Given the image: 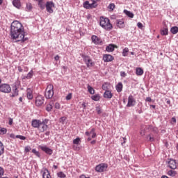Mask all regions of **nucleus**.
Here are the masks:
<instances>
[{
    "label": "nucleus",
    "mask_w": 178,
    "mask_h": 178,
    "mask_svg": "<svg viewBox=\"0 0 178 178\" xmlns=\"http://www.w3.org/2000/svg\"><path fill=\"white\" fill-rule=\"evenodd\" d=\"M146 102H151L152 101V99L151 97H148L145 99Z\"/></svg>",
    "instance_id": "55"
},
{
    "label": "nucleus",
    "mask_w": 178,
    "mask_h": 178,
    "mask_svg": "<svg viewBox=\"0 0 178 178\" xmlns=\"http://www.w3.org/2000/svg\"><path fill=\"white\" fill-rule=\"evenodd\" d=\"M171 121L172 122V123H176V118L175 117H173L172 119H171Z\"/></svg>",
    "instance_id": "61"
},
{
    "label": "nucleus",
    "mask_w": 178,
    "mask_h": 178,
    "mask_svg": "<svg viewBox=\"0 0 178 178\" xmlns=\"http://www.w3.org/2000/svg\"><path fill=\"white\" fill-rule=\"evenodd\" d=\"M96 3H94V1H92V3H90V9H92V8H96L97 6H95Z\"/></svg>",
    "instance_id": "53"
},
{
    "label": "nucleus",
    "mask_w": 178,
    "mask_h": 178,
    "mask_svg": "<svg viewBox=\"0 0 178 178\" xmlns=\"http://www.w3.org/2000/svg\"><path fill=\"white\" fill-rule=\"evenodd\" d=\"M120 76H121L122 77H126V72H120Z\"/></svg>",
    "instance_id": "57"
},
{
    "label": "nucleus",
    "mask_w": 178,
    "mask_h": 178,
    "mask_svg": "<svg viewBox=\"0 0 178 178\" xmlns=\"http://www.w3.org/2000/svg\"><path fill=\"white\" fill-rule=\"evenodd\" d=\"M19 88H17V86L14 85L13 86V92H12V95L11 97H17V95H19Z\"/></svg>",
    "instance_id": "17"
},
{
    "label": "nucleus",
    "mask_w": 178,
    "mask_h": 178,
    "mask_svg": "<svg viewBox=\"0 0 178 178\" xmlns=\"http://www.w3.org/2000/svg\"><path fill=\"white\" fill-rule=\"evenodd\" d=\"M79 143H80V138H76V139H74L73 144H76L77 145H79Z\"/></svg>",
    "instance_id": "45"
},
{
    "label": "nucleus",
    "mask_w": 178,
    "mask_h": 178,
    "mask_svg": "<svg viewBox=\"0 0 178 178\" xmlns=\"http://www.w3.org/2000/svg\"><path fill=\"white\" fill-rule=\"evenodd\" d=\"M83 8H85V9H91V6L90 5V2L88 1L83 3Z\"/></svg>",
    "instance_id": "36"
},
{
    "label": "nucleus",
    "mask_w": 178,
    "mask_h": 178,
    "mask_svg": "<svg viewBox=\"0 0 178 178\" xmlns=\"http://www.w3.org/2000/svg\"><path fill=\"white\" fill-rule=\"evenodd\" d=\"M17 69H18V72H19L20 73L23 72V69H22V67L18 66Z\"/></svg>",
    "instance_id": "58"
},
{
    "label": "nucleus",
    "mask_w": 178,
    "mask_h": 178,
    "mask_svg": "<svg viewBox=\"0 0 178 178\" xmlns=\"http://www.w3.org/2000/svg\"><path fill=\"white\" fill-rule=\"evenodd\" d=\"M79 178H87L84 175H81Z\"/></svg>",
    "instance_id": "64"
},
{
    "label": "nucleus",
    "mask_w": 178,
    "mask_h": 178,
    "mask_svg": "<svg viewBox=\"0 0 178 178\" xmlns=\"http://www.w3.org/2000/svg\"><path fill=\"white\" fill-rule=\"evenodd\" d=\"M88 91L90 92L92 95H94L95 94V90H94V88L90 86V85L88 86Z\"/></svg>",
    "instance_id": "31"
},
{
    "label": "nucleus",
    "mask_w": 178,
    "mask_h": 178,
    "mask_svg": "<svg viewBox=\"0 0 178 178\" xmlns=\"http://www.w3.org/2000/svg\"><path fill=\"white\" fill-rule=\"evenodd\" d=\"M6 133H8L6 128L0 127V134H6Z\"/></svg>",
    "instance_id": "40"
},
{
    "label": "nucleus",
    "mask_w": 178,
    "mask_h": 178,
    "mask_svg": "<svg viewBox=\"0 0 178 178\" xmlns=\"http://www.w3.org/2000/svg\"><path fill=\"white\" fill-rule=\"evenodd\" d=\"M55 7V3L52 1H47L46 3V10L49 13H54V9L52 8Z\"/></svg>",
    "instance_id": "10"
},
{
    "label": "nucleus",
    "mask_w": 178,
    "mask_h": 178,
    "mask_svg": "<svg viewBox=\"0 0 178 178\" xmlns=\"http://www.w3.org/2000/svg\"><path fill=\"white\" fill-rule=\"evenodd\" d=\"M57 176H58V177H60V178L66 177V175H65V173H63V172H59L58 173H57Z\"/></svg>",
    "instance_id": "41"
},
{
    "label": "nucleus",
    "mask_w": 178,
    "mask_h": 178,
    "mask_svg": "<svg viewBox=\"0 0 178 178\" xmlns=\"http://www.w3.org/2000/svg\"><path fill=\"white\" fill-rule=\"evenodd\" d=\"M8 124H10V126H12V124H13V118H9Z\"/></svg>",
    "instance_id": "54"
},
{
    "label": "nucleus",
    "mask_w": 178,
    "mask_h": 178,
    "mask_svg": "<svg viewBox=\"0 0 178 178\" xmlns=\"http://www.w3.org/2000/svg\"><path fill=\"white\" fill-rule=\"evenodd\" d=\"M147 140H148L149 141H151V142L154 141V137H152L151 135H148V136H147Z\"/></svg>",
    "instance_id": "50"
},
{
    "label": "nucleus",
    "mask_w": 178,
    "mask_h": 178,
    "mask_svg": "<svg viewBox=\"0 0 178 178\" xmlns=\"http://www.w3.org/2000/svg\"><path fill=\"white\" fill-rule=\"evenodd\" d=\"M136 76H143L144 74V70L141 67H137L136 70Z\"/></svg>",
    "instance_id": "26"
},
{
    "label": "nucleus",
    "mask_w": 178,
    "mask_h": 178,
    "mask_svg": "<svg viewBox=\"0 0 178 178\" xmlns=\"http://www.w3.org/2000/svg\"><path fill=\"white\" fill-rule=\"evenodd\" d=\"M115 90L117 92H122V91H123V83L119 82L115 86Z\"/></svg>",
    "instance_id": "22"
},
{
    "label": "nucleus",
    "mask_w": 178,
    "mask_h": 178,
    "mask_svg": "<svg viewBox=\"0 0 178 178\" xmlns=\"http://www.w3.org/2000/svg\"><path fill=\"white\" fill-rule=\"evenodd\" d=\"M99 26L106 31H111L113 29V26L111 24V20L108 17H100Z\"/></svg>",
    "instance_id": "2"
},
{
    "label": "nucleus",
    "mask_w": 178,
    "mask_h": 178,
    "mask_svg": "<svg viewBox=\"0 0 178 178\" xmlns=\"http://www.w3.org/2000/svg\"><path fill=\"white\" fill-rule=\"evenodd\" d=\"M115 8V3H110L108 6V8H110L111 10H113Z\"/></svg>",
    "instance_id": "47"
},
{
    "label": "nucleus",
    "mask_w": 178,
    "mask_h": 178,
    "mask_svg": "<svg viewBox=\"0 0 178 178\" xmlns=\"http://www.w3.org/2000/svg\"><path fill=\"white\" fill-rule=\"evenodd\" d=\"M10 35L12 40H17V42H26L29 38L26 37L24 26L19 21H14L10 25Z\"/></svg>",
    "instance_id": "1"
},
{
    "label": "nucleus",
    "mask_w": 178,
    "mask_h": 178,
    "mask_svg": "<svg viewBox=\"0 0 178 178\" xmlns=\"http://www.w3.org/2000/svg\"><path fill=\"white\" fill-rule=\"evenodd\" d=\"M48 122L49 120L45 119L40 122L39 128H38L40 133H44V131H47V130H48Z\"/></svg>",
    "instance_id": "5"
},
{
    "label": "nucleus",
    "mask_w": 178,
    "mask_h": 178,
    "mask_svg": "<svg viewBox=\"0 0 178 178\" xmlns=\"http://www.w3.org/2000/svg\"><path fill=\"white\" fill-rule=\"evenodd\" d=\"M60 57L59 56V55H56L55 57H54V59H55V60H59V58H60Z\"/></svg>",
    "instance_id": "60"
},
{
    "label": "nucleus",
    "mask_w": 178,
    "mask_h": 178,
    "mask_svg": "<svg viewBox=\"0 0 178 178\" xmlns=\"http://www.w3.org/2000/svg\"><path fill=\"white\" fill-rule=\"evenodd\" d=\"M26 97L28 99H31L33 98V91L31 90V89L28 88L26 90Z\"/></svg>",
    "instance_id": "27"
},
{
    "label": "nucleus",
    "mask_w": 178,
    "mask_h": 178,
    "mask_svg": "<svg viewBox=\"0 0 178 178\" xmlns=\"http://www.w3.org/2000/svg\"><path fill=\"white\" fill-rule=\"evenodd\" d=\"M40 149H42V151H43V152H45V154H47V155H52V154H54V151L46 145L40 146Z\"/></svg>",
    "instance_id": "12"
},
{
    "label": "nucleus",
    "mask_w": 178,
    "mask_h": 178,
    "mask_svg": "<svg viewBox=\"0 0 178 178\" xmlns=\"http://www.w3.org/2000/svg\"><path fill=\"white\" fill-rule=\"evenodd\" d=\"M91 99H92L93 101H99V99H101V97L99 96V94H97V95H92V96L91 97Z\"/></svg>",
    "instance_id": "35"
},
{
    "label": "nucleus",
    "mask_w": 178,
    "mask_h": 178,
    "mask_svg": "<svg viewBox=\"0 0 178 178\" xmlns=\"http://www.w3.org/2000/svg\"><path fill=\"white\" fill-rule=\"evenodd\" d=\"M124 13L128 17H130L131 19H133L134 17V14L131 13V11H129L127 10H124Z\"/></svg>",
    "instance_id": "28"
},
{
    "label": "nucleus",
    "mask_w": 178,
    "mask_h": 178,
    "mask_svg": "<svg viewBox=\"0 0 178 178\" xmlns=\"http://www.w3.org/2000/svg\"><path fill=\"white\" fill-rule=\"evenodd\" d=\"M54 108L56 109H60V104H59V103H56L54 105Z\"/></svg>",
    "instance_id": "51"
},
{
    "label": "nucleus",
    "mask_w": 178,
    "mask_h": 178,
    "mask_svg": "<svg viewBox=\"0 0 178 178\" xmlns=\"http://www.w3.org/2000/svg\"><path fill=\"white\" fill-rule=\"evenodd\" d=\"M13 5L15 6V8H17V9H20L22 7V3L20 2V0H13Z\"/></svg>",
    "instance_id": "21"
},
{
    "label": "nucleus",
    "mask_w": 178,
    "mask_h": 178,
    "mask_svg": "<svg viewBox=\"0 0 178 178\" xmlns=\"http://www.w3.org/2000/svg\"><path fill=\"white\" fill-rule=\"evenodd\" d=\"M96 111L97 113V115H101V113H102V110L101 109V107H99V106L96 107Z\"/></svg>",
    "instance_id": "44"
},
{
    "label": "nucleus",
    "mask_w": 178,
    "mask_h": 178,
    "mask_svg": "<svg viewBox=\"0 0 178 178\" xmlns=\"http://www.w3.org/2000/svg\"><path fill=\"white\" fill-rule=\"evenodd\" d=\"M160 33L161 35H168L169 33V29H168V26L163 27Z\"/></svg>",
    "instance_id": "23"
},
{
    "label": "nucleus",
    "mask_w": 178,
    "mask_h": 178,
    "mask_svg": "<svg viewBox=\"0 0 178 178\" xmlns=\"http://www.w3.org/2000/svg\"><path fill=\"white\" fill-rule=\"evenodd\" d=\"M109 83H104L102 86V90H104V91H109Z\"/></svg>",
    "instance_id": "32"
},
{
    "label": "nucleus",
    "mask_w": 178,
    "mask_h": 178,
    "mask_svg": "<svg viewBox=\"0 0 178 178\" xmlns=\"http://www.w3.org/2000/svg\"><path fill=\"white\" fill-rule=\"evenodd\" d=\"M32 152L33 154H34L36 156H38V158H40L41 156L40 154V152L37 151V149H32Z\"/></svg>",
    "instance_id": "39"
},
{
    "label": "nucleus",
    "mask_w": 178,
    "mask_h": 178,
    "mask_svg": "<svg viewBox=\"0 0 178 178\" xmlns=\"http://www.w3.org/2000/svg\"><path fill=\"white\" fill-rule=\"evenodd\" d=\"M66 99H67V101H70V99H72V93H69V94L66 96Z\"/></svg>",
    "instance_id": "49"
},
{
    "label": "nucleus",
    "mask_w": 178,
    "mask_h": 178,
    "mask_svg": "<svg viewBox=\"0 0 178 178\" xmlns=\"http://www.w3.org/2000/svg\"><path fill=\"white\" fill-rule=\"evenodd\" d=\"M3 152H5V147L3 146V143L0 141V156L3 155Z\"/></svg>",
    "instance_id": "33"
},
{
    "label": "nucleus",
    "mask_w": 178,
    "mask_h": 178,
    "mask_svg": "<svg viewBox=\"0 0 178 178\" xmlns=\"http://www.w3.org/2000/svg\"><path fill=\"white\" fill-rule=\"evenodd\" d=\"M38 2V6H40V9L44 10L45 9V5H44L43 1L44 0H35Z\"/></svg>",
    "instance_id": "30"
},
{
    "label": "nucleus",
    "mask_w": 178,
    "mask_h": 178,
    "mask_svg": "<svg viewBox=\"0 0 178 178\" xmlns=\"http://www.w3.org/2000/svg\"><path fill=\"white\" fill-rule=\"evenodd\" d=\"M92 42L95 44V45H99L101 42H102V40H101V38H98V36L95 35H92L91 37Z\"/></svg>",
    "instance_id": "13"
},
{
    "label": "nucleus",
    "mask_w": 178,
    "mask_h": 178,
    "mask_svg": "<svg viewBox=\"0 0 178 178\" xmlns=\"http://www.w3.org/2000/svg\"><path fill=\"white\" fill-rule=\"evenodd\" d=\"M65 120H66V118L65 117H62L60 119V123H65Z\"/></svg>",
    "instance_id": "52"
},
{
    "label": "nucleus",
    "mask_w": 178,
    "mask_h": 178,
    "mask_svg": "<svg viewBox=\"0 0 178 178\" xmlns=\"http://www.w3.org/2000/svg\"><path fill=\"white\" fill-rule=\"evenodd\" d=\"M165 163L167 165V168H169L170 169H172V170L177 169V166H178L177 161H176L173 159H168L165 161Z\"/></svg>",
    "instance_id": "3"
},
{
    "label": "nucleus",
    "mask_w": 178,
    "mask_h": 178,
    "mask_svg": "<svg viewBox=\"0 0 178 178\" xmlns=\"http://www.w3.org/2000/svg\"><path fill=\"white\" fill-rule=\"evenodd\" d=\"M113 56L110 54H104L103 56V60L104 62H112L113 60Z\"/></svg>",
    "instance_id": "15"
},
{
    "label": "nucleus",
    "mask_w": 178,
    "mask_h": 178,
    "mask_svg": "<svg viewBox=\"0 0 178 178\" xmlns=\"http://www.w3.org/2000/svg\"><path fill=\"white\" fill-rule=\"evenodd\" d=\"M44 101H45V99L44 98L43 96L38 95L35 98V105L37 106H42Z\"/></svg>",
    "instance_id": "9"
},
{
    "label": "nucleus",
    "mask_w": 178,
    "mask_h": 178,
    "mask_svg": "<svg viewBox=\"0 0 178 178\" xmlns=\"http://www.w3.org/2000/svg\"><path fill=\"white\" fill-rule=\"evenodd\" d=\"M135 105H136V99H134L133 95H129L128 97V103L127 104V108L134 106Z\"/></svg>",
    "instance_id": "11"
},
{
    "label": "nucleus",
    "mask_w": 178,
    "mask_h": 178,
    "mask_svg": "<svg viewBox=\"0 0 178 178\" xmlns=\"http://www.w3.org/2000/svg\"><path fill=\"white\" fill-rule=\"evenodd\" d=\"M42 177L43 178H52L51 177V174H49V171L47 169H44V170L42 173Z\"/></svg>",
    "instance_id": "25"
},
{
    "label": "nucleus",
    "mask_w": 178,
    "mask_h": 178,
    "mask_svg": "<svg viewBox=\"0 0 178 178\" xmlns=\"http://www.w3.org/2000/svg\"><path fill=\"white\" fill-rule=\"evenodd\" d=\"M25 152H30V147H25Z\"/></svg>",
    "instance_id": "59"
},
{
    "label": "nucleus",
    "mask_w": 178,
    "mask_h": 178,
    "mask_svg": "<svg viewBox=\"0 0 178 178\" xmlns=\"http://www.w3.org/2000/svg\"><path fill=\"white\" fill-rule=\"evenodd\" d=\"M31 9H33V5H31V3H26V11L30 12V10H31Z\"/></svg>",
    "instance_id": "38"
},
{
    "label": "nucleus",
    "mask_w": 178,
    "mask_h": 178,
    "mask_svg": "<svg viewBox=\"0 0 178 178\" xmlns=\"http://www.w3.org/2000/svg\"><path fill=\"white\" fill-rule=\"evenodd\" d=\"M15 138H19V140H26V136H22V135H17L15 136Z\"/></svg>",
    "instance_id": "43"
},
{
    "label": "nucleus",
    "mask_w": 178,
    "mask_h": 178,
    "mask_svg": "<svg viewBox=\"0 0 178 178\" xmlns=\"http://www.w3.org/2000/svg\"><path fill=\"white\" fill-rule=\"evenodd\" d=\"M5 173V171L3 170V168L0 167V178L3 176V174Z\"/></svg>",
    "instance_id": "46"
},
{
    "label": "nucleus",
    "mask_w": 178,
    "mask_h": 178,
    "mask_svg": "<svg viewBox=\"0 0 178 178\" xmlns=\"http://www.w3.org/2000/svg\"><path fill=\"white\" fill-rule=\"evenodd\" d=\"M44 95L47 99H51L54 97V85H47Z\"/></svg>",
    "instance_id": "4"
},
{
    "label": "nucleus",
    "mask_w": 178,
    "mask_h": 178,
    "mask_svg": "<svg viewBox=\"0 0 178 178\" xmlns=\"http://www.w3.org/2000/svg\"><path fill=\"white\" fill-rule=\"evenodd\" d=\"M86 136L88 137L90 136V134H92L91 138H95L97 137V133H95V129L92 128L90 131H86L85 132Z\"/></svg>",
    "instance_id": "16"
},
{
    "label": "nucleus",
    "mask_w": 178,
    "mask_h": 178,
    "mask_svg": "<svg viewBox=\"0 0 178 178\" xmlns=\"http://www.w3.org/2000/svg\"><path fill=\"white\" fill-rule=\"evenodd\" d=\"M107 52H113L115 51V46L113 44H109L106 47Z\"/></svg>",
    "instance_id": "29"
},
{
    "label": "nucleus",
    "mask_w": 178,
    "mask_h": 178,
    "mask_svg": "<svg viewBox=\"0 0 178 178\" xmlns=\"http://www.w3.org/2000/svg\"><path fill=\"white\" fill-rule=\"evenodd\" d=\"M41 120H33L31 122V126L34 127V129H38L40 127V124H41Z\"/></svg>",
    "instance_id": "14"
},
{
    "label": "nucleus",
    "mask_w": 178,
    "mask_h": 178,
    "mask_svg": "<svg viewBox=\"0 0 178 178\" xmlns=\"http://www.w3.org/2000/svg\"><path fill=\"white\" fill-rule=\"evenodd\" d=\"M46 111L47 112H51L52 111V106L51 104H47L46 106Z\"/></svg>",
    "instance_id": "42"
},
{
    "label": "nucleus",
    "mask_w": 178,
    "mask_h": 178,
    "mask_svg": "<svg viewBox=\"0 0 178 178\" xmlns=\"http://www.w3.org/2000/svg\"><path fill=\"white\" fill-rule=\"evenodd\" d=\"M116 24H117V26L119 27V29H124V27L126 26L124 24V20H123V19H117Z\"/></svg>",
    "instance_id": "18"
},
{
    "label": "nucleus",
    "mask_w": 178,
    "mask_h": 178,
    "mask_svg": "<svg viewBox=\"0 0 178 178\" xmlns=\"http://www.w3.org/2000/svg\"><path fill=\"white\" fill-rule=\"evenodd\" d=\"M106 169H108V164L104 163H100L95 167V170L96 172H98V173L106 172Z\"/></svg>",
    "instance_id": "8"
},
{
    "label": "nucleus",
    "mask_w": 178,
    "mask_h": 178,
    "mask_svg": "<svg viewBox=\"0 0 178 178\" xmlns=\"http://www.w3.org/2000/svg\"><path fill=\"white\" fill-rule=\"evenodd\" d=\"M82 58L87 67H92L93 66H95V63L92 61V59H91V57L88 56H82Z\"/></svg>",
    "instance_id": "6"
},
{
    "label": "nucleus",
    "mask_w": 178,
    "mask_h": 178,
    "mask_svg": "<svg viewBox=\"0 0 178 178\" xmlns=\"http://www.w3.org/2000/svg\"><path fill=\"white\" fill-rule=\"evenodd\" d=\"M82 108H83V109H86V108H87V104H86V102H83L81 104Z\"/></svg>",
    "instance_id": "56"
},
{
    "label": "nucleus",
    "mask_w": 178,
    "mask_h": 178,
    "mask_svg": "<svg viewBox=\"0 0 178 178\" xmlns=\"http://www.w3.org/2000/svg\"><path fill=\"white\" fill-rule=\"evenodd\" d=\"M170 32L172 33V34H177V33H178V27L177 26H172L170 29Z\"/></svg>",
    "instance_id": "34"
},
{
    "label": "nucleus",
    "mask_w": 178,
    "mask_h": 178,
    "mask_svg": "<svg viewBox=\"0 0 178 178\" xmlns=\"http://www.w3.org/2000/svg\"><path fill=\"white\" fill-rule=\"evenodd\" d=\"M33 76H34V71L31 70L26 76L23 77V79L30 80V79H33Z\"/></svg>",
    "instance_id": "20"
},
{
    "label": "nucleus",
    "mask_w": 178,
    "mask_h": 178,
    "mask_svg": "<svg viewBox=\"0 0 178 178\" xmlns=\"http://www.w3.org/2000/svg\"><path fill=\"white\" fill-rule=\"evenodd\" d=\"M95 143H97V140H92L90 142V144H92V145H94V144H95Z\"/></svg>",
    "instance_id": "63"
},
{
    "label": "nucleus",
    "mask_w": 178,
    "mask_h": 178,
    "mask_svg": "<svg viewBox=\"0 0 178 178\" xmlns=\"http://www.w3.org/2000/svg\"><path fill=\"white\" fill-rule=\"evenodd\" d=\"M45 136H49V134H51V132L50 131H46L44 133Z\"/></svg>",
    "instance_id": "62"
},
{
    "label": "nucleus",
    "mask_w": 178,
    "mask_h": 178,
    "mask_svg": "<svg viewBox=\"0 0 178 178\" xmlns=\"http://www.w3.org/2000/svg\"><path fill=\"white\" fill-rule=\"evenodd\" d=\"M113 97V95L111 90H106L104 93V98H106L107 99H111Z\"/></svg>",
    "instance_id": "19"
},
{
    "label": "nucleus",
    "mask_w": 178,
    "mask_h": 178,
    "mask_svg": "<svg viewBox=\"0 0 178 178\" xmlns=\"http://www.w3.org/2000/svg\"><path fill=\"white\" fill-rule=\"evenodd\" d=\"M129 54V48L125 47L122 51V56H127Z\"/></svg>",
    "instance_id": "37"
},
{
    "label": "nucleus",
    "mask_w": 178,
    "mask_h": 178,
    "mask_svg": "<svg viewBox=\"0 0 178 178\" xmlns=\"http://www.w3.org/2000/svg\"><path fill=\"white\" fill-rule=\"evenodd\" d=\"M137 26L138 27V29H140L141 30H143V28L144 27V26L143 25V24L141 22H138Z\"/></svg>",
    "instance_id": "48"
},
{
    "label": "nucleus",
    "mask_w": 178,
    "mask_h": 178,
    "mask_svg": "<svg viewBox=\"0 0 178 178\" xmlns=\"http://www.w3.org/2000/svg\"><path fill=\"white\" fill-rule=\"evenodd\" d=\"M12 88H10V85L8 83H1L0 85V92H3L4 94H9L11 92Z\"/></svg>",
    "instance_id": "7"
},
{
    "label": "nucleus",
    "mask_w": 178,
    "mask_h": 178,
    "mask_svg": "<svg viewBox=\"0 0 178 178\" xmlns=\"http://www.w3.org/2000/svg\"><path fill=\"white\" fill-rule=\"evenodd\" d=\"M167 175L171 177H175L177 175V171L175 170H170L168 171Z\"/></svg>",
    "instance_id": "24"
}]
</instances>
